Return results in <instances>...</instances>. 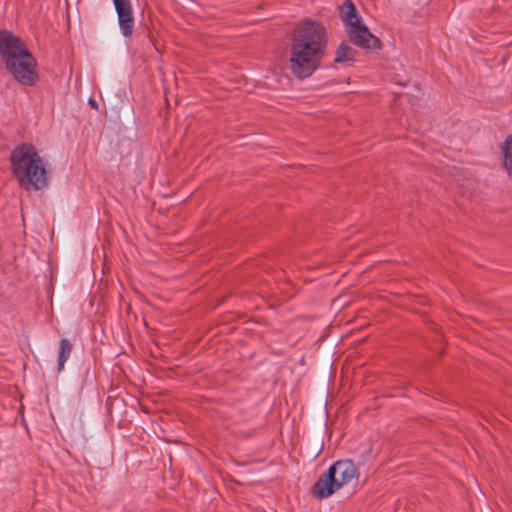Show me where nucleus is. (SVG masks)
I'll list each match as a JSON object with an SVG mask.
<instances>
[{
    "label": "nucleus",
    "mask_w": 512,
    "mask_h": 512,
    "mask_svg": "<svg viewBox=\"0 0 512 512\" xmlns=\"http://www.w3.org/2000/svg\"><path fill=\"white\" fill-rule=\"evenodd\" d=\"M327 31L323 24L303 20L294 30L291 44V70L298 78H306L318 68L325 54Z\"/></svg>",
    "instance_id": "1"
},
{
    "label": "nucleus",
    "mask_w": 512,
    "mask_h": 512,
    "mask_svg": "<svg viewBox=\"0 0 512 512\" xmlns=\"http://www.w3.org/2000/svg\"><path fill=\"white\" fill-rule=\"evenodd\" d=\"M13 172L27 188L41 189L46 185V170L36 148L23 144L11 154Z\"/></svg>",
    "instance_id": "2"
},
{
    "label": "nucleus",
    "mask_w": 512,
    "mask_h": 512,
    "mask_svg": "<svg viewBox=\"0 0 512 512\" xmlns=\"http://www.w3.org/2000/svg\"><path fill=\"white\" fill-rule=\"evenodd\" d=\"M340 17L345 25L346 32L350 39L363 49L378 48V39L369 31L363 23L361 16L350 0H346L340 6Z\"/></svg>",
    "instance_id": "3"
},
{
    "label": "nucleus",
    "mask_w": 512,
    "mask_h": 512,
    "mask_svg": "<svg viewBox=\"0 0 512 512\" xmlns=\"http://www.w3.org/2000/svg\"><path fill=\"white\" fill-rule=\"evenodd\" d=\"M21 56L5 66L17 82L25 86H31L38 80L37 63L31 52Z\"/></svg>",
    "instance_id": "4"
},
{
    "label": "nucleus",
    "mask_w": 512,
    "mask_h": 512,
    "mask_svg": "<svg viewBox=\"0 0 512 512\" xmlns=\"http://www.w3.org/2000/svg\"><path fill=\"white\" fill-rule=\"evenodd\" d=\"M28 53L30 51L18 37L9 31L0 32V55L5 65Z\"/></svg>",
    "instance_id": "5"
},
{
    "label": "nucleus",
    "mask_w": 512,
    "mask_h": 512,
    "mask_svg": "<svg viewBox=\"0 0 512 512\" xmlns=\"http://www.w3.org/2000/svg\"><path fill=\"white\" fill-rule=\"evenodd\" d=\"M329 468L339 489L344 485L357 481L358 479L357 468L351 460H339Z\"/></svg>",
    "instance_id": "6"
},
{
    "label": "nucleus",
    "mask_w": 512,
    "mask_h": 512,
    "mask_svg": "<svg viewBox=\"0 0 512 512\" xmlns=\"http://www.w3.org/2000/svg\"><path fill=\"white\" fill-rule=\"evenodd\" d=\"M123 36H130L134 28L133 10L129 0H112Z\"/></svg>",
    "instance_id": "7"
},
{
    "label": "nucleus",
    "mask_w": 512,
    "mask_h": 512,
    "mask_svg": "<svg viewBox=\"0 0 512 512\" xmlns=\"http://www.w3.org/2000/svg\"><path fill=\"white\" fill-rule=\"evenodd\" d=\"M338 489L339 488L336 482L334 481V478L329 468L327 472L321 474L317 481L314 483L312 487V494L316 498L325 499L332 495Z\"/></svg>",
    "instance_id": "8"
},
{
    "label": "nucleus",
    "mask_w": 512,
    "mask_h": 512,
    "mask_svg": "<svg viewBox=\"0 0 512 512\" xmlns=\"http://www.w3.org/2000/svg\"><path fill=\"white\" fill-rule=\"evenodd\" d=\"M354 49L345 43H341L335 52V62L345 63L354 59Z\"/></svg>",
    "instance_id": "9"
},
{
    "label": "nucleus",
    "mask_w": 512,
    "mask_h": 512,
    "mask_svg": "<svg viewBox=\"0 0 512 512\" xmlns=\"http://www.w3.org/2000/svg\"><path fill=\"white\" fill-rule=\"evenodd\" d=\"M72 350V345L68 339L60 340L59 355H58V370L64 368L65 362L69 359Z\"/></svg>",
    "instance_id": "10"
},
{
    "label": "nucleus",
    "mask_w": 512,
    "mask_h": 512,
    "mask_svg": "<svg viewBox=\"0 0 512 512\" xmlns=\"http://www.w3.org/2000/svg\"><path fill=\"white\" fill-rule=\"evenodd\" d=\"M88 104L96 110L99 108V103L96 101L95 98H88Z\"/></svg>",
    "instance_id": "11"
}]
</instances>
